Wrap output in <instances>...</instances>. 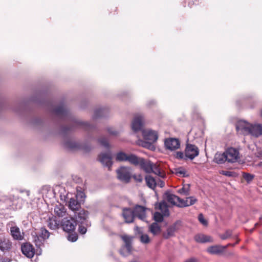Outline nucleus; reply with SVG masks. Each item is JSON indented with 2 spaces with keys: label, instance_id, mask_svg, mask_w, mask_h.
Instances as JSON below:
<instances>
[{
  "label": "nucleus",
  "instance_id": "nucleus-1",
  "mask_svg": "<svg viewBox=\"0 0 262 262\" xmlns=\"http://www.w3.org/2000/svg\"><path fill=\"white\" fill-rule=\"evenodd\" d=\"M51 112L56 117L64 120L70 121V125L69 126L62 127L61 133L63 135L70 134L79 127L86 130H92L95 128V126L91 124L88 122L82 121L72 117L63 102H61L59 105L53 109Z\"/></svg>",
  "mask_w": 262,
  "mask_h": 262
},
{
  "label": "nucleus",
  "instance_id": "nucleus-2",
  "mask_svg": "<svg viewBox=\"0 0 262 262\" xmlns=\"http://www.w3.org/2000/svg\"><path fill=\"white\" fill-rule=\"evenodd\" d=\"M142 135L144 140L146 141L143 146L148 148H150L152 146V144L156 142L158 138V133L151 129L142 130Z\"/></svg>",
  "mask_w": 262,
  "mask_h": 262
},
{
  "label": "nucleus",
  "instance_id": "nucleus-3",
  "mask_svg": "<svg viewBox=\"0 0 262 262\" xmlns=\"http://www.w3.org/2000/svg\"><path fill=\"white\" fill-rule=\"evenodd\" d=\"M64 147L69 150L82 149L85 152L90 151L92 147L86 143L80 144L71 140H67L64 143Z\"/></svg>",
  "mask_w": 262,
  "mask_h": 262
},
{
  "label": "nucleus",
  "instance_id": "nucleus-4",
  "mask_svg": "<svg viewBox=\"0 0 262 262\" xmlns=\"http://www.w3.org/2000/svg\"><path fill=\"white\" fill-rule=\"evenodd\" d=\"M77 225L76 221L72 217L66 216L60 222V227L68 233L73 232Z\"/></svg>",
  "mask_w": 262,
  "mask_h": 262
},
{
  "label": "nucleus",
  "instance_id": "nucleus-5",
  "mask_svg": "<svg viewBox=\"0 0 262 262\" xmlns=\"http://www.w3.org/2000/svg\"><path fill=\"white\" fill-rule=\"evenodd\" d=\"M117 178L121 182L127 183L131 179V169L128 167L121 166L116 170Z\"/></svg>",
  "mask_w": 262,
  "mask_h": 262
},
{
  "label": "nucleus",
  "instance_id": "nucleus-6",
  "mask_svg": "<svg viewBox=\"0 0 262 262\" xmlns=\"http://www.w3.org/2000/svg\"><path fill=\"white\" fill-rule=\"evenodd\" d=\"M136 161L137 163L134 164V165H139L140 168L142 169L146 173H150L152 172V167L154 163H152L150 160L137 156Z\"/></svg>",
  "mask_w": 262,
  "mask_h": 262
},
{
  "label": "nucleus",
  "instance_id": "nucleus-7",
  "mask_svg": "<svg viewBox=\"0 0 262 262\" xmlns=\"http://www.w3.org/2000/svg\"><path fill=\"white\" fill-rule=\"evenodd\" d=\"M98 161L105 167H107L109 170L112 166V156L110 150L105 152H101L98 157Z\"/></svg>",
  "mask_w": 262,
  "mask_h": 262
},
{
  "label": "nucleus",
  "instance_id": "nucleus-8",
  "mask_svg": "<svg viewBox=\"0 0 262 262\" xmlns=\"http://www.w3.org/2000/svg\"><path fill=\"white\" fill-rule=\"evenodd\" d=\"M13 202H15L14 195H2L0 197V206L3 209H12Z\"/></svg>",
  "mask_w": 262,
  "mask_h": 262
},
{
  "label": "nucleus",
  "instance_id": "nucleus-9",
  "mask_svg": "<svg viewBox=\"0 0 262 262\" xmlns=\"http://www.w3.org/2000/svg\"><path fill=\"white\" fill-rule=\"evenodd\" d=\"M185 153L187 159H189L192 160L199 155V149L196 145L187 143L185 149Z\"/></svg>",
  "mask_w": 262,
  "mask_h": 262
},
{
  "label": "nucleus",
  "instance_id": "nucleus-10",
  "mask_svg": "<svg viewBox=\"0 0 262 262\" xmlns=\"http://www.w3.org/2000/svg\"><path fill=\"white\" fill-rule=\"evenodd\" d=\"M137 156L134 154L126 155L123 151H120L117 154L116 157V160L117 161H128L131 164L137 163L136 161Z\"/></svg>",
  "mask_w": 262,
  "mask_h": 262
},
{
  "label": "nucleus",
  "instance_id": "nucleus-11",
  "mask_svg": "<svg viewBox=\"0 0 262 262\" xmlns=\"http://www.w3.org/2000/svg\"><path fill=\"white\" fill-rule=\"evenodd\" d=\"M227 162L229 163H235L239 158V151L236 149L230 147L225 151Z\"/></svg>",
  "mask_w": 262,
  "mask_h": 262
},
{
  "label": "nucleus",
  "instance_id": "nucleus-12",
  "mask_svg": "<svg viewBox=\"0 0 262 262\" xmlns=\"http://www.w3.org/2000/svg\"><path fill=\"white\" fill-rule=\"evenodd\" d=\"M164 145L167 149L173 151L178 149L180 147V141L177 138H169L165 139Z\"/></svg>",
  "mask_w": 262,
  "mask_h": 262
},
{
  "label": "nucleus",
  "instance_id": "nucleus-13",
  "mask_svg": "<svg viewBox=\"0 0 262 262\" xmlns=\"http://www.w3.org/2000/svg\"><path fill=\"white\" fill-rule=\"evenodd\" d=\"M143 116L141 114L136 115L132 123V129L134 132H138L140 130L143 126Z\"/></svg>",
  "mask_w": 262,
  "mask_h": 262
},
{
  "label": "nucleus",
  "instance_id": "nucleus-14",
  "mask_svg": "<svg viewBox=\"0 0 262 262\" xmlns=\"http://www.w3.org/2000/svg\"><path fill=\"white\" fill-rule=\"evenodd\" d=\"M121 238L125 243V245L120 250L119 252L122 255L125 256L126 255L123 252L124 248L126 249L127 253L129 254L131 252L132 249L133 237L130 236L125 235L122 236Z\"/></svg>",
  "mask_w": 262,
  "mask_h": 262
},
{
  "label": "nucleus",
  "instance_id": "nucleus-15",
  "mask_svg": "<svg viewBox=\"0 0 262 262\" xmlns=\"http://www.w3.org/2000/svg\"><path fill=\"white\" fill-rule=\"evenodd\" d=\"M89 212L84 209L80 210L76 215L77 221L81 224H85L86 226H90V222L88 220Z\"/></svg>",
  "mask_w": 262,
  "mask_h": 262
},
{
  "label": "nucleus",
  "instance_id": "nucleus-16",
  "mask_svg": "<svg viewBox=\"0 0 262 262\" xmlns=\"http://www.w3.org/2000/svg\"><path fill=\"white\" fill-rule=\"evenodd\" d=\"M250 123L244 120H239L236 124V129L239 134L247 135Z\"/></svg>",
  "mask_w": 262,
  "mask_h": 262
},
{
  "label": "nucleus",
  "instance_id": "nucleus-17",
  "mask_svg": "<svg viewBox=\"0 0 262 262\" xmlns=\"http://www.w3.org/2000/svg\"><path fill=\"white\" fill-rule=\"evenodd\" d=\"M247 135L257 138L262 135V125L260 124H250Z\"/></svg>",
  "mask_w": 262,
  "mask_h": 262
},
{
  "label": "nucleus",
  "instance_id": "nucleus-18",
  "mask_svg": "<svg viewBox=\"0 0 262 262\" xmlns=\"http://www.w3.org/2000/svg\"><path fill=\"white\" fill-rule=\"evenodd\" d=\"M146 207L139 205H136L133 209L135 216L142 221L146 218Z\"/></svg>",
  "mask_w": 262,
  "mask_h": 262
},
{
  "label": "nucleus",
  "instance_id": "nucleus-19",
  "mask_svg": "<svg viewBox=\"0 0 262 262\" xmlns=\"http://www.w3.org/2000/svg\"><path fill=\"white\" fill-rule=\"evenodd\" d=\"M181 224V221H177L172 225L169 226L166 231L163 233V237L165 239H168L174 236L176 231L178 229L177 226Z\"/></svg>",
  "mask_w": 262,
  "mask_h": 262
},
{
  "label": "nucleus",
  "instance_id": "nucleus-20",
  "mask_svg": "<svg viewBox=\"0 0 262 262\" xmlns=\"http://www.w3.org/2000/svg\"><path fill=\"white\" fill-rule=\"evenodd\" d=\"M21 249L23 253L28 258H32L35 254L32 245L28 243L22 245Z\"/></svg>",
  "mask_w": 262,
  "mask_h": 262
},
{
  "label": "nucleus",
  "instance_id": "nucleus-21",
  "mask_svg": "<svg viewBox=\"0 0 262 262\" xmlns=\"http://www.w3.org/2000/svg\"><path fill=\"white\" fill-rule=\"evenodd\" d=\"M122 215L127 223H131L134 222L135 217L133 209L130 208H124L122 210Z\"/></svg>",
  "mask_w": 262,
  "mask_h": 262
},
{
  "label": "nucleus",
  "instance_id": "nucleus-22",
  "mask_svg": "<svg viewBox=\"0 0 262 262\" xmlns=\"http://www.w3.org/2000/svg\"><path fill=\"white\" fill-rule=\"evenodd\" d=\"M108 109L107 107H100L96 108L94 111V114L92 117L93 120L98 118L104 117L108 114Z\"/></svg>",
  "mask_w": 262,
  "mask_h": 262
},
{
  "label": "nucleus",
  "instance_id": "nucleus-23",
  "mask_svg": "<svg viewBox=\"0 0 262 262\" xmlns=\"http://www.w3.org/2000/svg\"><path fill=\"white\" fill-rule=\"evenodd\" d=\"M48 226L51 230L58 229L60 227V222L56 216H52L47 220Z\"/></svg>",
  "mask_w": 262,
  "mask_h": 262
},
{
  "label": "nucleus",
  "instance_id": "nucleus-24",
  "mask_svg": "<svg viewBox=\"0 0 262 262\" xmlns=\"http://www.w3.org/2000/svg\"><path fill=\"white\" fill-rule=\"evenodd\" d=\"M12 247V243L9 239L5 237L0 238V250L5 252L9 251Z\"/></svg>",
  "mask_w": 262,
  "mask_h": 262
},
{
  "label": "nucleus",
  "instance_id": "nucleus-25",
  "mask_svg": "<svg viewBox=\"0 0 262 262\" xmlns=\"http://www.w3.org/2000/svg\"><path fill=\"white\" fill-rule=\"evenodd\" d=\"M55 214L59 217H62L66 215L67 210L64 206L61 204L56 205L54 209Z\"/></svg>",
  "mask_w": 262,
  "mask_h": 262
},
{
  "label": "nucleus",
  "instance_id": "nucleus-26",
  "mask_svg": "<svg viewBox=\"0 0 262 262\" xmlns=\"http://www.w3.org/2000/svg\"><path fill=\"white\" fill-rule=\"evenodd\" d=\"M164 197L168 202L176 206L177 205V199H179L178 196L172 194L169 191H167L164 193Z\"/></svg>",
  "mask_w": 262,
  "mask_h": 262
},
{
  "label": "nucleus",
  "instance_id": "nucleus-27",
  "mask_svg": "<svg viewBox=\"0 0 262 262\" xmlns=\"http://www.w3.org/2000/svg\"><path fill=\"white\" fill-rule=\"evenodd\" d=\"M11 234L15 240H21L23 236L21 235L19 228L17 226H13L10 228Z\"/></svg>",
  "mask_w": 262,
  "mask_h": 262
},
{
  "label": "nucleus",
  "instance_id": "nucleus-28",
  "mask_svg": "<svg viewBox=\"0 0 262 262\" xmlns=\"http://www.w3.org/2000/svg\"><path fill=\"white\" fill-rule=\"evenodd\" d=\"M194 239L196 242L200 243L213 242L212 238L210 236L204 234H198L195 236Z\"/></svg>",
  "mask_w": 262,
  "mask_h": 262
},
{
  "label": "nucleus",
  "instance_id": "nucleus-29",
  "mask_svg": "<svg viewBox=\"0 0 262 262\" xmlns=\"http://www.w3.org/2000/svg\"><path fill=\"white\" fill-rule=\"evenodd\" d=\"M147 186L150 189L154 190L157 185L155 179L151 176L147 175L145 177Z\"/></svg>",
  "mask_w": 262,
  "mask_h": 262
},
{
  "label": "nucleus",
  "instance_id": "nucleus-30",
  "mask_svg": "<svg viewBox=\"0 0 262 262\" xmlns=\"http://www.w3.org/2000/svg\"><path fill=\"white\" fill-rule=\"evenodd\" d=\"M44 242V239L42 238V237L39 235H36L34 237V242L35 244V246L37 248H39V249H37V254L38 255H40L41 254V246L43 245V243Z\"/></svg>",
  "mask_w": 262,
  "mask_h": 262
},
{
  "label": "nucleus",
  "instance_id": "nucleus-31",
  "mask_svg": "<svg viewBox=\"0 0 262 262\" xmlns=\"http://www.w3.org/2000/svg\"><path fill=\"white\" fill-rule=\"evenodd\" d=\"M214 161L217 164H223L227 161L225 151L222 153H216L214 156Z\"/></svg>",
  "mask_w": 262,
  "mask_h": 262
},
{
  "label": "nucleus",
  "instance_id": "nucleus-32",
  "mask_svg": "<svg viewBox=\"0 0 262 262\" xmlns=\"http://www.w3.org/2000/svg\"><path fill=\"white\" fill-rule=\"evenodd\" d=\"M161 227L157 223H152L149 227V231L154 235H157L161 232Z\"/></svg>",
  "mask_w": 262,
  "mask_h": 262
},
{
  "label": "nucleus",
  "instance_id": "nucleus-33",
  "mask_svg": "<svg viewBox=\"0 0 262 262\" xmlns=\"http://www.w3.org/2000/svg\"><path fill=\"white\" fill-rule=\"evenodd\" d=\"M135 230L138 233L141 234L140 242L143 244H148L150 242V239L148 235L146 234H143L141 231V229L138 227H136Z\"/></svg>",
  "mask_w": 262,
  "mask_h": 262
},
{
  "label": "nucleus",
  "instance_id": "nucleus-34",
  "mask_svg": "<svg viewBox=\"0 0 262 262\" xmlns=\"http://www.w3.org/2000/svg\"><path fill=\"white\" fill-rule=\"evenodd\" d=\"M69 207L72 210H76L80 207V204L77 200L71 198L69 201Z\"/></svg>",
  "mask_w": 262,
  "mask_h": 262
},
{
  "label": "nucleus",
  "instance_id": "nucleus-35",
  "mask_svg": "<svg viewBox=\"0 0 262 262\" xmlns=\"http://www.w3.org/2000/svg\"><path fill=\"white\" fill-rule=\"evenodd\" d=\"M152 168V173L162 178H164L166 177L165 173L161 171L159 165H158L157 164H154Z\"/></svg>",
  "mask_w": 262,
  "mask_h": 262
},
{
  "label": "nucleus",
  "instance_id": "nucleus-36",
  "mask_svg": "<svg viewBox=\"0 0 262 262\" xmlns=\"http://www.w3.org/2000/svg\"><path fill=\"white\" fill-rule=\"evenodd\" d=\"M159 209L161 211L164 216H168L169 215V209L167 204L165 202L159 203Z\"/></svg>",
  "mask_w": 262,
  "mask_h": 262
},
{
  "label": "nucleus",
  "instance_id": "nucleus-37",
  "mask_svg": "<svg viewBox=\"0 0 262 262\" xmlns=\"http://www.w3.org/2000/svg\"><path fill=\"white\" fill-rule=\"evenodd\" d=\"M15 202H13L12 209H21L23 206L24 201L17 196H15Z\"/></svg>",
  "mask_w": 262,
  "mask_h": 262
},
{
  "label": "nucleus",
  "instance_id": "nucleus-38",
  "mask_svg": "<svg viewBox=\"0 0 262 262\" xmlns=\"http://www.w3.org/2000/svg\"><path fill=\"white\" fill-rule=\"evenodd\" d=\"M207 251L211 254H215L221 253L222 250L219 246L215 245L208 247L207 249Z\"/></svg>",
  "mask_w": 262,
  "mask_h": 262
},
{
  "label": "nucleus",
  "instance_id": "nucleus-39",
  "mask_svg": "<svg viewBox=\"0 0 262 262\" xmlns=\"http://www.w3.org/2000/svg\"><path fill=\"white\" fill-rule=\"evenodd\" d=\"M98 142L106 148L108 149L110 148V144L108 142V139L105 137H102L97 139Z\"/></svg>",
  "mask_w": 262,
  "mask_h": 262
},
{
  "label": "nucleus",
  "instance_id": "nucleus-40",
  "mask_svg": "<svg viewBox=\"0 0 262 262\" xmlns=\"http://www.w3.org/2000/svg\"><path fill=\"white\" fill-rule=\"evenodd\" d=\"M189 190L190 185L187 184V185L184 186L182 188L179 189L178 190V192L182 194L188 195L189 194Z\"/></svg>",
  "mask_w": 262,
  "mask_h": 262
},
{
  "label": "nucleus",
  "instance_id": "nucleus-41",
  "mask_svg": "<svg viewBox=\"0 0 262 262\" xmlns=\"http://www.w3.org/2000/svg\"><path fill=\"white\" fill-rule=\"evenodd\" d=\"M39 235L44 240L49 238L50 236L49 232L45 228H41L40 229V234Z\"/></svg>",
  "mask_w": 262,
  "mask_h": 262
},
{
  "label": "nucleus",
  "instance_id": "nucleus-42",
  "mask_svg": "<svg viewBox=\"0 0 262 262\" xmlns=\"http://www.w3.org/2000/svg\"><path fill=\"white\" fill-rule=\"evenodd\" d=\"M187 204H184L183 206H190L194 204L197 202V199L194 196H189L186 198Z\"/></svg>",
  "mask_w": 262,
  "mask_h": 262
},
{
  "label": "nucleus",
  "instance_id": "nucleus-43",
  "mask_svg": "<svg viewBox=\"0 0 262 262\" xmlns=\"http://www.w3.org/2000/svg\"><path fill=\"white\" fill-rule=\"evenodd\" d=\"M163 214L159 212H156L154 215V219L156 222H162L163 221Z\"/></svg>",
  "mask_w": 262,
  "mask_h": 262
},
{
  "label": "nucleus",
  "instance_id": "nucleus-44",
  "mask_svg": "<svg viewBox=\"0 0 262 262\" xmlns=\"http://www.w3.org/2000/svg\"><path fill=\"white\" fill-rule=\"evenodd\" d=\"M232 236V231L227 230L224 234H220V237L223 240H225Z\"/></svg>",
  "mask_w": 262,
  "mask_h": 262
},
{
  "label": "nucleus",
  "instance_id": "nucleus-45",
  "mask_svg": "<svg viewBox=\"0 0 262 262\" xmlns=\"http://www.w3.org/2000/svg\"><path fill=\"white\" fill-rule=\"evenodd\" d=\"M243 177L244 179L248 183H249L250 182L252 181L253 178H254V175L251 174L249 173L243 172Z\"/></svg>",
  "mask_w": 262,
  "mask_h": 262
},
{
  "label": "nucleus",
  "instance_id": "nucleus-46",
  "mask_svg": "<svg viewBox=\"0 0 262 262\" xmlns=\"http://www.w3.org/2000/svg\"><path fill=\"white\" fill-rule=\"evenodd\" d=\"M175 158L179 160H187V158L186 157V154H184L182 151H177L175 155Z\"/></svg>",
  "mask_w": 262,
  "mask_h": 262
},
{
  "label": "nucleus",
  "instance_id": "nucleus-47",
  "mask_svg": "<svg viewBox=\"0 0 262 262\" xmlns=\"http://www.w3.org/2000/svg\"><path fill=\"white\" fill-rule=\"evenodd\" d=\"M220 173L228 177H234L236 176L235 172L231 171L222 170Z\"/></svg>",
  "mask_w": 262,
  "mask_h": 262
},
{
  "label": "nucleus",
  "instance_id": "nucleus-48",
  "mask_svg": "<svg viewBox=\"0 0 262 262\" xmlns=\"http://www.w3.org/2000/svg\"><path fill=\"white\" fill-rule=\"evenodd\" d=\"M67 238L70 242H75L78 239V235L76 233L69 234L67 236Z\"/></svg>",
  "mask_w": 262,
  "mask_h": 262
},
{
  "label": "nucleus",
  "instance_id": "nucleus-49",
  "mask_svg": "<svg viewBox=\"0 0 262 262\" xmlns=\"http://www.w3.org/2000/svg\"><path fill=\"white\" fill-rule=\"evenodd\" d=\"M177 201L179 203V204H177V206L178 207H181V208L187 207V206H183L184 204H187V200L186 199L185 200L181 199L179 197V199H177Z\"/></svg>",
  "mask_w": 262,
  "mask_h": 262
},
{
  "label": "nucleus",
  "instance_id": "nucleus-50",
  "mask_svg": "<svg viewBox=\"0 0 262 262\" xmlns=\"http://www.w3.org/2000/svg\"><path fill=\"white\" fill-rule=\"evenodd\" d=\"M198 220L199 222L204 226H207L208 224L207 221L204 219L202 213H200L198 216Z\"/></svg>",
  "mask_w": 262,
  "mask_h": 262
},
{
  "label": "nucleus",
  "instance_id": "nucleus-51",
  "mask_svg": "<svg viewBox=\"0 0 262 262\" xmlns=\"http://www.w3.org/2000/svg\"><path fill=\"white\" fill-rule=\"evenodd\" d=\"M106 130L110 135L112 136H117L118 134V132L117 130L114 129L112 127H107Z\"/></svg>",
  "mask_w": 262,
  "mask_h": 262
},
{
  "label": "nucleus",
  "instance_id": "nucleus-52",
  "mask_svg": "<svg viewBox=\"0 0 262 262\" xmlns=\"http://www.w3.org/2000/svg\"><path fill=\"white\" fill-rule=\"evenodd\" d=\"M175 171L177 174H183L184 177H187V175H185V170L181 167L176 169Z\"/></svg>",
  "mask_w": 262,
  "mask_h": 262
},
{
  "label": "nucleus",
  "instance_id": "nucleus-53",
  "mask_svg": "<svg viewBox=\"0 0 262 262\" xmlns=\"http://www.w3.org/2000/svg\"><path fill=\"white\" fill-rule=\"evenodd\" d=\"M133 178L134 179V180L137 182H142L143 181V177L141 174H134L133 176Z\"/></svg>",
  "mask_w": 262,
  "mask_h": 262
},
{
  "label": "nucleus",
  "instance_id": "nucleus-54",
  "mask_svg": "<svg viewBox=\"0 0 262 262\" xmlns=\"http://www.w3.org/2000/svg\"><path fill=\"white\" fill-rule=\"evenodd\" d=\"M87 231V229L86 227L79 225L78 227V232L81 234H84Z\"/></svg>",
  "mask_w": 262,
  "mask_h": 262
},
{
  "label": "nucleus",
  "instance_id": "nucleus-55",
  "mask_svg": "<svg viewBox=\"0 0 262 262\" xmlns=\"http://www.w3.org/2000/svg\"><path fill=\"white\" fill-rule=\"evenodd\" d=\"M158 185L160 186V187L162 188L164 186L165 183L163 181L159 180Z\"/></svg>",
  "mask_w": 262,
  "mask_h": 262
},
{
  "label": "nucleus",
  "instance_id": "nucleus-56",
  "mask_svg": "<svg viewBox=\"0 0 262 262\" xmlns=\"http://www.w3.org/2000/svg\"><path fill=\"white\" fill-rule=\"evenodd\" d=\"M185 262H197V259L195 258L192 257L186 260Z\"/></svg>",
  "mask_w": 262,
  "mask_h": 262
},
{
  "label": "nucleus",
  "instance_id": "nucleus-57",
  "mask_svg": "<svg viewBox=\"0 0 262 262\" xmlns=\"http://www.w3.org/2000/svg\"><path fill=\"white\" fill-rule=\"evenodd\" d=\"M92 139H95V138H93V137L89 135L88 137V140H92Z\"/></svg>",
  "mask_w": 262,
  "mask_h": 262
},
{
  "label": "nucleus",
  "instance_id": "nucleus-58",
  "mask_svg": "<svg viewBox=\"0 0 262 262\" xmlns=\"http://www.w3.org/2000/svg\"><path fill=\"white\" fill-rule=\"evenodd\" d=\"M26 193V194L28 196H29L30 195V191H28V190H26L25 191Z\"/></svg>",
  "mask_w": 262,
  "mask_h": 262
},
{
  "label": "nucleus",
  "instance_id": "nucleus-59",
  "mask_svg": "<svg viewBox=\"0 0 262 262\" xmlns=\"http://www.w3.org/2000/svg\"><path fill=\"white\" fill-rule=\"evenodd\" d=\"M237 242L235 244H233V245H232V244H229L227 246H226V247H225V248H226L227 247H228V246H234V245H235L236 244H237Z\"/></svg>",
  "mask_w": 262,
  "mask_h": 262
},
{
  "label": "nucleus",
  "instance_id": "nucleus-60",
  "mask_svg": "<svg viewBox=\"0 0 262 262\" xmlns=\"http://www.w3.org/2000/svg\"><path fill=\"white\" fill-rule=\"evenodd\" d=\"M2 262H9V261H8L7 260H3Z\"/></svg>",
  "mask_w": 262,
  "mask_h": 262
},
{
  "label": "nucleus",
  "instance_id": "nucleus-61",
  "mask_svg": "<svg viewBox=\"0 0 262 262\" xmlns=\"http://www.w3.org/2000/svg\"><path fill=\"white\" fill-rule=\"evenodd\" d=\"M259 220H262V215L259 217Z\"/></svg>",
  "mask_w": 262,
  "mask_h": 262
},
{
  "label": "nucleus",
  "instance_id": "nucleus-62",
  "mask_svg": "<svg viewBox=\"0 0 262 262\" xmlns=\"http://www.w3.org/2000/svg\"><path fill=\"white\" fill-rule=\"evenodd\" d=\"M258 223H256V224H255V226H257L258 225Z\"/></svg>",
  "mask_w": 262,
  "mask_h": 262
},
{
  "label": "nucleus",
  "instance_id": "nucleus-63",
  "mask_svg": "<svg viewBox=\"0 0 262 262\" xmlns=\"http://www.w3.org/2000/svg\"><path fill=\"white\" fill-rule=\"evenodd\" d=\"M130 262H138V261H136V260H134V261H130Z\"/></svg>",
  "mask_w": 262,
  "mask_h": 262
}]
</instances>
